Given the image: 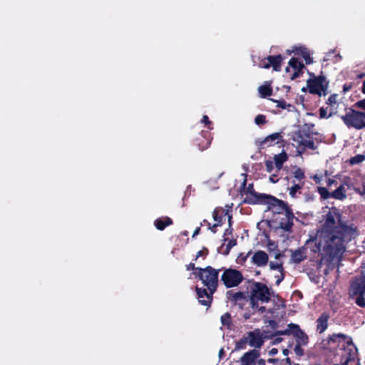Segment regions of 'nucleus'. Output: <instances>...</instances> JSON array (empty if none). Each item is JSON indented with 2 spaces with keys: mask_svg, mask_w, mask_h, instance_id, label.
<instances>
[{
  "mask_svg": "<svg viewBox=\"0 0 365 365\" xmlns=\"http://www.w3.org/2000/svg\"><path fill=\"white\" fill-rule=\"evenodd\" d=\"M331 198L344 200L346 198V190L344 185H340L334 191L331 192Z\"/></svg>",
  "mask_w": 365,
  "mask_h": 365,
  "instance_id": "nucleus-21",
  "label": "nucleus"
},
{
  "mask_svg": "<svg viewBox=\"0 0 365 365\" xmlns=\"http://www.w3.org/2000/svg\"><path fill=\"white\" fill-rule=\"evenodd\" d=\"M226 297L230 302L235 305H238L240 309H242L247 301V295L243 292L230 290L227 292Z\"/></svg>",
  "mask_w": 365,
  "mask_h": 365,
  "instance_id": "nucleus-11",
  "label": "nucleus"
},
{
  "mask_svg": "<svg viewBox=\"0 0 365 365\" xmlns=\"http://www.w3.org/2000/svg\"><path fill=\"white\" fill-rule=\"evenodd\" d=\"M277 107L282 108V109H288V110H292L293 108H294V106L291 104H287L285 101H277Z\"/></svg>",
  "mask_w": 365,
  "mask_h": 365,
  "instance_id": "nucleus-32",
  "label": "nucleus"
},
{
  "mask_svg": "<svg viewBox=\"0 0 365 365\" xmlns=\"http://www.w3.org/2000/svg\"><path fill=\"white\" fill-rule=\"evenodd\" d=\"M293 331H294V329H291L288 327V329H284V330H282V331H278L275 335H289V334H292L293 333Z\"/></svg>",
  "mask_w": 365,
  "mask_h": 365,
  "instance_id": "nucleus-41",
  "label": "nucleus"
},
{
  "mask_svg": "<svg viewBox=\"0 0 365 365\" xmlns=\"http://www.w3.org/2000/svg\"><path fill=\"white\" fill-rule=\"evenodd\" d=\"M350 294H364L365 292V267L360 276L355 277L350 287Z\"/></svg>",
  "mask_w": 365,
  "mask_h": 365,
  "instance_id": "nucleus-9",
  "label": "nucleus"
},
{
  "mask_svg": "<svg viewBox=\"0 0 365 365\" xmlns=\"http://www.w3.org/2000/svg\"><path fill=\"white\" fill-rule=\"evenodd\" d=\"M355 106L365 110V98L357 101L355 103Z\"/></svg>",
  "mask_w": 365,
  "mask_h": 365,
  "instance_id": "nucleus-44",
  "label": "nucleus"
},
{
  "mask_svg": "<svg viewBox=\"0 0 365 365\" xmlns=\"http://www.w3.org/2000/svg\"><path fill=\"white\" fill-rule=\"evenodd\" d=\"M258 91L260 96L263 98L269 96L272 94V88L269 85L260 86L258 88Z\"/></svg>",
  "mask_w": 365,
  "mask_h": 365,
  "instance_id": "nucleus-27",
  "label": "nucleus"
},
{
  "mask_svg": "<svg viewBox=\"0 0 365 365\" xmlns=\"http://www.w3.org/2000/svg\"><path fill=\"white\" fill-rule=\"evenodd\" d=\"M236 245V240H230L228 242V243L226 245V249L224 251L223 254L225 255H227L230 251V250Z\"/></svg>",
  "mask_w": 365,
  "mask_h": 365,
  "instance_id": "nucleus-35",
  "label": "nucleus"
},
{
  "mask_svg": "<svg viewBox=\"0 0 365 365\" xmlns=\"http://www.w3.org/2000/svg\"><path fill=\"white\" fill-rule=\"evenodd\" d=\"M302 345L296 344L294 348V351L298 356H302L304 354V349L302 348Z\"/></svg>",
  "mask_w": 365,
  "mask_h": 365,
  "instance_id": "nucleus-39",
  "label": "nucleus"
},
{
  "mask_svg": "<svg viewBox=\"0 0 365 365\" xmlns=\"http://www.w3.org/2000/svg\"><path fill=\"white\" fill-rule=\"evenodd\" d=\"M221 323L223 326L230 327L231 324L230 314L227 312L221 317Z\"/></svg>",
  "mask_w": 365,
  "mask_h": 365,
  "instance_id": "nucleus-30",
  "label": "nucleus"
},
{
  "mask_svg": "<svg viewBox=\"0 0 365 365\" xmlns=\"http://www.w3.org/2000/svg\"><path fill=\"white\" fill-rule=\"evenodd\" d=\"M288 65L289 66L286 68L285 71L286 72H289L290 69L293 70L294 73L291 76L292 80H294L299 77V73L304 67V64L295 58H292L289 60Z\"/></svg>",
  "mask_w": 365,
  "mask_h": 365,
  "instance_id": "nucleus-15",
  "label": "nucleus"
},
{
  "mask_svg": "<svg viewBox=\"0 0 365 365\" xmlns=\"http://www.w3.org/2000/svg\"><path fill=\"white\" fill-rule=\"evenodd\" d=\"M257 364L258 365H265L266 362L264 359L258 358L257 360Z\"/></svg>",
  "mask_w": 365,
  "mask_h": 365,
  "instance_id": "nucleus-51",
  "label": "nucleus"
},
{
  "mask_svg": "<svg viewBox=\"0 0 365 365\" xmlns=\"http://www.w3.org/2000/svg\"><path fill=\"white\" fill-rule=\"evenodd\" d=\"M332 115V113H330L327 115V109L323 107L319 108V116L321 118H329Z\"/></svg>",
  "mask_w": 365,
  "mask_h": 365,
  "instance_id": "nucleus-37",
  "label": "nucleus"
},
{
  "mask_svg": "<svg viewBox=\"0 0 365 365\" xmlns=\"http://www.w3.org/2000/svg\"><path fill=\"white\" fill-rule=\"evenodd\" d=\"M357 297L356 298L355 302L360 307H365V299L364 297V294H356Z\"/></svg>",
  "mask_w": 365,
  "mask_h": 365,
  "instance_id": "nucleus-34",
  "label": "nucleus"
},
{
  "mask_svg": "<svg viewBox=\"0 0 365 365\" xmlns=\"http://www.w3.org/2000/svg\"><path fill=\"white\" fill-rule=\"evenodd\" d=\"M172 224L173 220L168 217L158 218L154 222V225L158 230H163L167 226Z\"/></svg>",
  "mask_w": 365,
  "mask_h": 365,
  "instance_id": "nucleus-22",
  "label": "nucleus"
},
{
  "mask_svg": "<svg viewBox=\"0 0 365 365\" xmlns=\"http://www.w3.org/2000/svg\"><path fill=\"white\" fill-rule=\"evenodd\" d=\"M361 91H362L363 93L365 94V81L363 82L362 88H361Z\"/></svg>",
  "mask_w": 365,
  "mask_h": 365,
  "instance_id": "nucleus-63",
  "label": "nucleus"
},
{
  "mask_svg": "<svg viewBox=\"0 0 365 365\" xmlns=\"http://www.w3.org/2000/svg\"><path fill=\"white\" fill-rule=\"evenodd\" d=\"M334 57L336 58L335 61H340L341 59V56L339 54L335 55Z\"/></svg>",
  "mask_w": 365,
  "mask_h": 365,
  "instance_id": "nucleus-62",
  "label": "nucleus"
},
{
  "mask_svg": "<svg viewBox=\"0 0 365 365\" xmlns=\"http://www.w3.org/2000/svg\"><path fill=\"white\" fill-rule=\"evenodd\" d=\"M260 356V353L257 349H252L243 354L240 358V365H256L257 360Z\"/></svg>",
  "mask_w": 365,
  "mask_h": 365,
  "instance_id": "nucleus-14",
  "label": "nucleus"
},
{
  "mask_svg": "<svg viewBox=\"0 0 365 365\" xmlns=\"http://www.w3.org/2000/svg\"><path fill=\"white\" fill-rule=\"evenodd\" d=\"M208 226H209V229H210V230H211V231H212V232H214V233H215V232H216V230H215V229L216 227H213V225L211 227L210 223H208Z\"/></svg>",
  "mask_w": 365,
  "mask_h": 365,
  "instance_id": "nucleus-60",
  "label": "nucleus"
},
{
  "mask_svg": "<svg viewBox=\"0 0 365 365\" xmlns=\"http://www.w3.org/2000/svg\"><path fill=\"white\" fill-rule=\"evenodd\" d=\"M224 354H225V351H224V349L222 348V349L220 350L219 354H218V355H219V358H220V359H222V357H223Z\"/></svg>",
  "mask_w": 365,
  "mask_h": 365,
  "instance_id": "nucleus-55",
  "label": "nucleus"
},
{
  "mask_svg": "<svg viewBox=\"0 0 365 365\" xmlns=\"http://www.w3.org/2000/svg\"><path fill=\"white\" fill-rule=\"evenodd\" d=\"M344 123L348 128L356 130L365 128V113L350 109L345 115L341 116Z\"/></svg>",
  "mask_w": 365,
  "mask_h": 365,
  "instance_id": "nucleus-5",
  "label": "nucleus"
},
{
  "mask_svg": "<svg viewBox=\"0 0 365 365\" xmlns=\"http://www.w3.org/2000/svg\"><path fill=\"white\" fill-rule=\"evenodd\" d=\"M278 353V349L276 348H272L269 351V355L270 356H274Z\"/></svg>",
  "mask_w": 365,
  "mask_h": 365,
  "instance_id": "nucleus-48",
  "label": "nucleus"
},
{
  "mask_svg": "<svg viewBox=\"0 0 365 365\" xmlns=\"http://www.w3.org/2000/svg\"><path fill=\"white\" fill-rule=\"evenodd\" d=\"M293 175L294 178L298 181H302L305 178L304 172L300 168H296Z\"/></svg>",
  "mask_w": 365,
  "mask_h": 365,
  "instance_id": "nucleus-29",
  "label": "nucleus"
},
{
  "mask_svg": "<svg viewBox=\"0 0 365 365\" xmlns=\"http://www.w3.org/2000/svg\"><path fill=\"white\" fill-rule=\"evenodd\" d=\"M245 202L248 204H264L267 205V209L277 214L284 212L285 220H282L279 227L285 232H291L294 225V218L292 210L287 206L284 201L276 198L275 197L264 193H255V199H247Z\"/></svg>",
  "mask_w": 365,
  "mask_h": 365,
  "instance_id": "nucleus-2",
  "label": "nucleus"
},
{
  "mask_svg": "<svg viewBox=\"0 0 365 365\" xmlns=\"http://www.w3.org/2000/svg\"><path fill=\"white\" fill-rule=\"evenodd\" d=\"M280 138H282L280 133H274L264 138V140L261 141L260 145L270 146L272 145L276 140H278Z\"/></svg>",
  "mask_w": 365,
  "mask_h": 365,
  "instance_id": "nucleus-25",
  "label": "nucleus"
},
{
  "mask_svg": "<svg viewBox=\"0 0 365 365\" xmlns=\"http://www.w3.org/2000/svg\"><path fill=\"white\" fill-rule=\"evenodd\" d=\"M292 52L300 54L304 58L306 63L309 64L312 62L309 50L303 46H296L292 50Z\"/></svg>",
  "mask_w": 365,
  "mask_h": 365,
  "instance_id": "nucleus-24",
  "label": "nucleus"
},
{
  "mask_svg": "<svg viewBox=\"0 0 365 365\" xmlns=\"http://www.w3.org/2000/svg\"><path fill=\"white\" fill-rule=\"evenodd\" d=\"M330 318L329 312H324L320 314L316 321L317 324V331L319 334L324 333L328 327V322Z\"/></svg>",
  "mask_w": 365,
  "mask_h": 365,
  "instance_id": "nucleus-16",
  "label": "nucleus"
},
{
  "mask_svg": "<svg viewBox=\"0 0 365 365\" xmlns=\"http://www.w3.org/2000/svg\"><path fill=\"white\" fill-rule=\"evenodd\" d=\"M200 231V228L197 227L193 232L192 237L197 235L199 234Z\"/></svg>",
  "mask_w": 365,
  "mask_h": 365,
  "instance_id": "nucleus-57",
  "label": "nucleus"
},
{
  "mask_svg": "<svg viewBox=\"0 0 365 365\" xmlns=\"http://www.w3.org/2000/svg\"><path fill=\"white\" fill-rule=\"evenodd\" d=\"M274 163L272 160H266L265 161V166L266 170L268 173H272L274 169Z\"/></svg>",
  "mask_w": 365,
  "mask_h": 365,
  "instance_id": "nucleus-42",
  "label": "nucleus"
},
{
  "mask_svg": "<svg viewBox=\"0 0 365 365\" xmlns=\"http://www.w3.org/2000/svg\"><path fill=\"white\" fill-rule=\"evenodd\" d=\"M268 255L262 250L257 251L252 257V262L257 267H264L268 262Z\"/></svg>",
  "mask_w": 365,
  "mask_h": 365,
  "instance_id": "nucleus-17",
  "label": "nucleus"
},
{
  "mask_svg": "<svg viewBox=\"0 0 365 365\" xmlns=\"http://www.w3.org/2000/svg\"><path fill=\"white\" fill-rule=\"evenodd\" d=\"M221 281L227 288L237 287L243 281V275L237 269H225L221 276Z\"/></svg>",
  "mask_w": 365,
  "mask_h": 365,
  "instance_id": "nucleus-6",
  "label": "nucleus"
},
{
  "mask_svg": "<svg viewBox=\"0 0 365 365\" xmlns=\"http://www.w3.org/2000/svg\"><path fill=\"white\" fill-rule=\"evenodd\" d=\"M207 254H208L207 249L204 248L202 250H200L199 252H197V253L196 255V259L200 257H202L203 255H207Z\"/></svg>",
  "mask_w": 365,
  "mask_h": 365,
  "instance_id": "nucleus-45",
  "label": "nucleus"
},
{
  "mask_svg": "<svg viewBox=\"0 0 365 365\" xmlns=\"http://www.w3.org/2000/svg\"><path fill=\"white\" fill-rule=\"evenodd\" d=\"M364 160L365 157L363 155H356L351 158L350 163L351 164H358L363 162Z\"/></svg>",
  "mask_w": 365,
  "mask_h": 365,
  "instance_id": "nucleus-33",
  "label": "nucleus"
},
{
  "mask_svg": "<svg viewBox=\"0 0 365 365\" xmlns=\"http://www.w3.org/2000/svg\"><path fill=\"white\" fill-rule=\"evenodd\" d=\"M201 122L202 123H204L205 125V126H207V128L209 129V130H212V127L211 126L212 125V122L209 120V118L207 117V115H203L202 120H201Z\"/></svg>",
  "mask_w": 365,
  "mask_h": 365,
  "instance_id": "nucleus-40",
  "label": "nucleus"
},
{
  "mask_svg": "<svg viewBox=\"0 0 365 365\" xmlns=\"http://www.w3.org/2000/svg\"><path fill=\"white\" fill-rule=\"evenodd\" d=\"M289 353V349H283V351H282V354H283V355H284V356H288Z\"/></svg>",
  "mask_w": 365,
  "mask_h": 365,
  "instance_id": "nucleus-61",
  "label": "nucleus"
},
{
  "mask_svg": "<svg viewBox=\"0 0 365 365\" xmlns=\"http://www.w3.org/2000/svg\"><path fill=\"white\" fill-rule=\"evenodd\" d=\"M317 191L322 200H327L329 198H331V192H329V190L326 187H318Z\"/></svg>",
  "mask_w": 365,
  "mask_h": 365,
  "instance_id": "nucleus-28",
  "label": "nucleus"
},
{
  "mask_svg": "<svg viewBox=\"0 0 365 365\" xmlns=\"http://www.w3.org/2000/svg\"><path fill=\"white\" fill-rule=\"evenodd\" d=\"M276 278H277V280H276V284L277 285H279L281 282L284 279V275L283 274V272H280V275H277L276 276Z\"/></svg>",
  "mask_w": 365,
  "mask_h": 365,
  "instance_id": "nucleus-46",
  "label": "nucleus"
},
{
  "mask_svg": "<svg viewBox=\"0 0 365 365\" xmlns=\"http://www.w3.org/2000/svg\"><path fill=\"white\" fill-rule=\"evenodd\" d=\"M277 175H272L270 178H269V180L270 181H272V182L275 183L278 181V180H274V178H276Z\"/></svg>",
  "mask_w": 365,
  "mask_h": 365,
  "instance_id": "nucleus-58",
  "label": "nucleus"
},
{
  "mask_svg": "<svg viewBox=\"0 0 365 365\" xmlns=\"http://www.w3.org/2000/svg\"><path fill=\"white\" fill-rule=\"evenodd\" d=\"M198 276L202 284L210 292H215L218 285V277L220 269H216L210 266L205 268H198Z\"/></svg>",
  "mask_w": 365,
  "mask_h": 365,
  "instance_id": "nucleus-4",
  "label": "nucleus"
},
{
  "mask_svg": "<svg viewBox=\"0 0 365 365\" xmlns=\"http://www.w3.org/2000/svg\"><path fill=\"white\" fill-rule=\"evenodd\" d=\"M247 192H249L250 195H251V197H246V198L245 199V202L247 199H253L255 200V193H257L256 192H255L254 190V188H253V185L252 184H250L247 187Z\"/></svg>",
  "mask_w": 365,
  "mask_h": 365,
  "instance_id": "nucleus-38",
  "label": "nucleus"
},
{
  "mask_svg": "<svg viewBox=\"0 0 365 365\" xmlns=\"http://www.w3.org/2000/svg\"><path fill=\"white\" fill-rule=\"evenodd\" d=\"M334 50H332L331 51H329L327 55H326V58L324 59L325 61H328V60H330V57L332 54L334 53Z\"/></svg>",
  "mask_w": 365,
  "mask_h": 365,
  "instance_id": "nucleus-50",
  "label": "nucleus"
},
{
  "mask_svg": "<svg viewBox=\"0 0 365 365\" xmlns=\"http://www.w3.org/2000/svg\"><path fill=\"white\" fill-rule=\"evenodd\" d=\"M328 85L329 82L327 81L325 76L322 75L314 77L313 79H309L307 81L309 92L312 94L319 95V96L327 95Z\"/></svg>",
  "mask_w": 365,
  "mask_h": 365,
  "instance_id": "nucleus-7",
  "label": "nucleus"
},
{
  "mask_svg": "<svg viewBox=\"0 0 365 365\" xmlns=\"http://www.w3.org/2000/svg\"><path fill=\"white\" fill-rule=\"evenodd\" d=\"M215 292L207 291L205 288L196 287V293L198 302L203 306L210 307L212 300V294Z\"/></svg>",
  "mask_w": 365,
  "mask_h": 365,
  "instance_id": "nucleus-13",
  "label": "nucleus"
},
{
  "mask_svg": "<svg viewBox=\"0 0 365 365\" xmlns=\"http://www.w3.org/2000/svg\"><path fill=\"white\" fill-rule=\"evenodd\" d=\"M299 143L306 148L315 150L317 146L314 145L312 138L309 135H299Z\"/></svg>",
  "mask_w": 365,
  "mask_h": 365,
  "instance_id": "nucleus-18",
  "label": "nucleus"
},
{
  "mask_svg": "<svg viewBox=\"0 0 365 365\" xmlns=\"http://www.w3.org/2000/svg\"><path fill=\"white\" fill-rule=\"evenodd\" d=\"M351 361V359L350 357L349 358H346L345 361H344V365H348L349 362Z\"/></svg>",
  "mask_w": 365,
  "mask_h": 365,
  "instance_id": "nucleus-64",
  "label": "nucleus"
},
{
  "mask_svg": "<svg viewBox=\"0 0 365 365\" xmlns=\"http://www.w3.org/2000/svg\"><path fill=\"white\" fill-rule=\"evenodd\" d=\"M282 61V57L281 55L269 56L259 62V66L263 68L272 67L274 71H279L281 69Z\"/></svg>",
  "mask_w": 365,
  "mask_h": 365,
  "instance_id": "nucleus-10",
  "label": "nucleus"
},
{
  "mask_svg": "<svg viewBox=\"0 0 365 365\" xmlns=\"http://www.w3.org/2000/svg\"><path fill=\"white\" fill-rule=\"evenodd\" d=\"M264 338L262 333L260 329H256L253 331H249L247 336L240 339L237 343V348L242 349V346H240V344H248L251 347H254V349H259L264 344Z\"/></svg>",
  "mask_w": 365,
  "mask_h": 365,
  "instance_id": "nucleus-8",
  "label": "nucleus"
},
{
  "mask_svg": "<svg viewBox=\"0 0 365 365\" xmlns=\"http://www.w3.org/2000/svg\"><path fill=\"white\" fill-rule=\"evenodd\" d=\"M279 361L278 359H268V362L270 363V364H274V363H277V361Z\"/></svg>",
  "mask_w": 365,
  "mask_h": 365,
  "instance_id": "nucleus-56",
  "label": "nucleus"
},
{
  "mask_svg": "<svg viewBox=\"0 0 365 365\" xmlns=\"http://www.w3.org/2000/svg\"><path fill=\"white\" fill-rule=\"evenodd\" d=\"M303 185H304V182H302V184H300V183L297 184L294 182L293 185L288 189L289 195L293 198L297 197V192H299L302 189Z\"/></svg>",
  "mask_w": 365,
  "mask_h": 365,
  "instance_id": "nucleus-26",
  "label": "nucleus"
},
{
  "mask_svg": "<svg viewBox=\"0 0 365 365\" xmlns=\"http://www.w3.org/2000/svg\"><path fill=\"white\" fill-rule=\"evenodd\" d=\"M269 267L271 269L277 270L279 273L283 272V265L282 263H279L277 262L271 261L269 262Z\"/></svg>",
  "mask_w": 365,
  "mask_h": 365,
  "instance_id": "nucleus-31",
  "label": "nucleus"
},
{
  "mask_svg": "<svg viewBox=\"0 0 365 365\" xmlns=\"http://www.w3.org/2000/svg\"><path fill=\"white\" fill-rule=\"evenodd\" d=\"M314 197L309 194L306 195V201L313 200Z\"/></svg>",
  "mask_w": 365,
  "mask_h": 365,
  "instance_id": "nucleus-59",
  "label": "nucleus"
},
{
  "mask_svg": "<svg viewBox=\"0 0 365 365\" xmlns=\"http://www.w3.org/2000/svg\"><path fill=\"white\" fill-rule=\"evenodd\" d=\"M339 339H343L348 345H352V339L344 334H333L329 336L327 339L328 344H334L338 341Z\"/></svg>",
  "mask_w": 365,
  "mask_h": 365,
  "instance_id": "nucleus-19",
  "label": "nucleus"
},
{
  "mask_svg": "<svg viewBox=\"0 0 365 365\" xmlns=\"http://www.w3.org/2000/svg\"><path fill=\"white\" fill-rule=\"evenodd\" d=\"M337 96L336 94L331 95L327 101V104L329 105H335L336 103Z\"/></svg>",
  "mask_w": 365,
  "mask_h": 365,
  "instance_id": "nucleus-43",
  "label": "nucleus"
},
{
  "mask_svg": "<svg viewBox=\"0 0 365 365\" xmlns=\"http://www.w3.org/2000/svg\"><path fill=\"white\" fill-rule=\"evenodd\" d=\"M273 162L274 163V166L277 168V171H279L282 167L283 164L287 161L288 155L285 151H282V153L274 155L273 158Z\"/></svg>",
  "mask_w": 365,
  "mask_h": 365,
  "instance_id": "nucleus-20",
  "label": "nucleus"
},
{
  "mask_svg": "<svg viewBox=\"0 0 365 365\" xmlns=\"http://www.w3.org/2000/svg\"><path fill=\"white\" fill-rule=\"evenodd\" d=\"M357 192L361 195H365V183L363 184V189L362 190H358Z\"/></svg>",
  "mask_w": 365,
  "mask_h": 365,
  "instance_id": "nucleus-54",
  "label": "nucleus"
},
{
  "mask_svg": "<svg viewBox=\"0 0 365 365\" xmlns=\"http://www.w3.org/2000/svg\"><path fill=\"white\" fill-rule=\"evenodd\" d=\"M282 361H284L288 365H292V362L290 358L289 357H287L286 359H283Z\"/></svg>",
  "mask_w": 365,
  "mask_h": 365,
  "instance_id": "nucleus-53",
  "label": "nucleus"
},
{
  "mask_svg": "<svg viewBox=\"0 0 365 365\" xmlns=\"http://www.w3.org/2000/svg\"><path fill=\"white\" fill-rule=\"evenodd\" d=\"M255 122L257 125H260L266 123V117L264 115H257L255 117Z\"/></svg>",
  "mask_w": 365,
  "mask_h": 365,
  "instance_id": "nucleus-36",
  "label": "nucleus"
},
{
  "mask_svg": "<svg viewBox=\"0 0 365 365\" xmlns=\"http://www.w3.org/2000/svg\"><path fill=\"white\" fill-rule=\"evenodd\" d=\"M252 307H258V302L267 303L271 298L270 289L261 282H254L249 295Z\"/></svg>",
  "mask_w": 365,
  "mask_h": 365,
  "instance_id": "nucleus-3",
  "label": "nucleus"
},
{
  "mask_svg": "<svg viewBox=\"0 0 365 365\" xmlns=\"http://www.w3.org/2000/svg\"><path fill=\"white\" fill-rule=\"evenodd\" d=\"M357 235L356 228L345 220L339 210L331 208L324 216V222L314 237L306 241L305 246L294 251L291 261L299 264L307 258L305 250L310 249L321 256L322 261L329 263L340 262L346 245Z\"/></svg>",
  "mask_w": 365,
  "mask_h": 365,
  "instance_id": "nucleus-1",
  "label": "nucleus"
},
{
  "mask_svg": "<svg viewBox=\"0 0 365 365\" xmlns=\"http://www.w3.org/2000/svg\"><path fill=\"white\" fill-rule=\"evenodd\" d=\"M288 327L294 329L292 335L296 339V344L307 346L309 343V337L306 333L302 331L299 326L296 324L290 323Z\"/></svg>",
  "mask_w": 365,
  "mask_h": 365,
  "instance_id": "nucleus-12",
  "label": "nucleus"
},
{
  "mask_svg": "<svg viewBox=\"0 0 365 365\" xmlns=\"http://www.w3.org/2000/svg\"><path fill=\"white\" fill-rule=\"evenodd\" d=\"M252 309H257L260 313H264L266 311V308L264 306H259L258 304V307H252Z\"/></svg>",
  "mask_w": 365,
  "mask_h": 365,
  "instance_id": "nucleus-47",
  "label": "nucleus"
},
{
  "mask_svg": "<svg viewBox=\"0 0 365 365\" xmlns=\"http://www.w3.org/2000/svg\"><path fill=\"white\" fill-rule=\"evenodd\" d=\"M224 217L227 215H228V211H225L222 208H216L212 213L213 219L216 222L215 224L213 225V227H217L220 226L222 224V216Z\"/></svg>",
  "mask_w": 365,
  "mask_h": 365,
  "instance_id": "nucleus-23",
  "label": "nucleus"
},
{
  "mask_svg": "<svg viewBox=\"0 0 365 365\" xmlns=\"http://www.w3.org/2000/svg\"><path fill=\"white\" fill-rule=\"evenodd\" d=\"M186 269L187 270L198 269L197 268L195 267V264L192 262L186 266Z\"/></svg>",
  "mask_w": 365,
  "mask_h": 365,
  "instance_id": "nucleus-49",
  "label": "nucleus"
},
{
  "mask_svg": "<svg viewBox=\"0 0 365 365\" xmlns=\"http://www.w3.org/2000/svg\"><path fill=\"white\" fill-rule=\"evenodd\" d=\"M282 341V338L276 337V338L274 339L273 344H277L280 343Z\"/></svg>",
  "mask_w": 365,
  "mask_h": 365,
  "instance_id": "nucleus-52",
  "label": "nucleus"
}]
</instances>
